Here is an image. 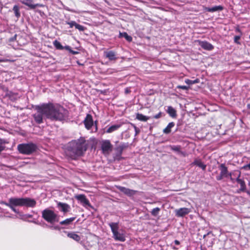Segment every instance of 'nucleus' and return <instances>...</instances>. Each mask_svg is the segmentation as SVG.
<instances>
[{
    "instance_id": "1",
    "label": "nucleus",
    "mask_w": 250,
    "mask_h": 250,
    "mask_svg": "<svg viewBox=\"0 0 250 250\" xmlns=\"http://www.w3.org/2000/svg\"><path fill=\"white\" fill-rule=\"evenodd\" d=\"M87 148V144L85 139L81 137L80 139L72 140L68 144L65 152L66 155L73 159L83 155Z\"/></svg>"
},
{
    "instance_id": "2",
    "label": "nucleus",
    "mask_w": 250,
    "mask_h": 250,
    "mask_svg": "<svg viewBox=\"0 0 250 250\" xmlns=\"http://www.w3.org/2000/svg\"><path fill=\"white\" fill-rule=\"evenodd\" d=\"M47 118L52 121H62L67 116L68 111L59 104H45Z\"/></svg>"
},
{
    "instance_id": "3",
    "label": "nucleus",
    "mask_w": 250,
    "mask_h": 250,
    "mask_svg": "<svg viewBox=\"0 0 250 250\" xmlns=\"http://www.w3.org/2000/svg\"><path fill=\"white\" fill-rule=\"evenodd\" d=\"M0 204L5 205L9 207L15 213H19L16 207H26L33 208L36 206V201L30 198L11 197L8 199V202L0 201Z\"/></svg>"
},
{
    "instance_id": "4",
    "label": "nucleus",
    "mask_w": 250,
    "mask_h": 250,
    "mask_svg": "<svg viewBox=\"0 0 250 250\" xmlns=\"http://www.w3.org/2000/svg\"><path fill=\"white\" fill-rule=\"evenodd\" d=\"M36 112L33 114L35 121L39 124L43 122V117L44 116L47 118V113L45 104L40 105H36L35 107Z\"/></svg>"
},
{
    "instance_id": "5",
    "label": "nucleus",
    "mask_w": 250,
    "mask_h": 250,
    "mask_svg": "<svg viewBox=\"0 0 250 250\" xmlns=\"http://www.w3.org/2000/svg\"><path fill=\"white\" fill-rule=\"evenodd\" d=\"M18 149L20 153L30 155L37 151V146L36 144L32 143H23L19 144L18 146Z\"/></svg>"
},
{
    "instance_id": "6",
    "label": "nucleus",
    "mask_w": 250,
    "mask_h": 250,
    "mask_svg": "<svg viewBox=\"0 0 250 250\" xmlns=\"http://www.w3.org/2000/svg\"><path fill=\"white\" fill-rule=\"evenodd\" d=\"M42 217L47 222L53 224L58 222V217L53 210L46 208L42 211Z\"/></svg>"
},
{
    "instance_id": "7",
    "label": "nucleus",
    "mask_w": 250,
    "mask_h": 250,
    "mask_svg": "<svg viewBox=\"0 0 250 250\" xmlns=\"http://www.w3.org/2000/svg\"><path fill=\"white\" fill-rule=\"evenodd\" d=\"M109 226L113 233V237L116 240L121 242H124L125 240L124 234L118 231L119 227L118 223H110Z\"/></svg>"
},
{
    "instance_id": "8",
    "label": "nucleus",
    "mask_w": 250,
    "mask_h": 250,
    "mask_svg": "<svg viewBox=\"0 0 250 250\" xmlns=\"http://www.w3.org/2000/svg\"><path fill=\"white\" fill-rule=\"evenodd\" d=\"M129 146L128 143H122L115 148L116 154L115 159L120 160L122 158L121 155L124 149L127 148Z\"/></svg>"
},
{
    "instance_id": "9",
    "label": "nucleus",
    "mask_w": 250,
    "mask_h": 250,
    "mask_svg": "<svg viewBox=\"0 0 250 250\" xmlns=\"http://www.w3.org/2000/svg\"><path fill=\"white\" fill-rule=\"evenodd\" d=\"M101 149L103 154L108 155L112 150V145L109 140H104L101 143Z\"/></svg>"
},
{
    "instance_id": "10",
    "label": "nucleus",
    "mask_w": 250,
    "mask_h": 250,
    "mask_svg": "<svg viewBox=\"0 0 250 250\" xmlns=\"http://www.w3.org/2000/svg\"><path fill=\"white\" fill-rule=\"evenodd\" d=\"M190 211V209L187 208H182L175 210V215L177 217H183Z\"/></svg>"
},
{
    "instance_id": "11",
    "label": "nucleus",
    "mask_w": 250,
    "mask_h": 250,
    "mask_svg": "<svg viewBox=\"0 0 250 250\" xmlns=\"http://www.w3.org/2000/svg\"><path fill=\"white\" fill-rule=\"evenodd\" d=\"M75 198L78 200L83 206H91L89 201L83 194L76 195Z\"/></svg>"
},
{
    "instance_id": "12",
    "label": "nucleus",
    "mask_w": 250,
    "mask_h": 250,
    "mask_svg": "<svg viewBox=\"0 0 250 250\" xmlns=\"http://www.w3.org/2000/svg\"><path fill=\"white\" fill-rule=\"evenodd\" d=\"M197 42L199 43V45L205 50L210 51L214 48V46L211 43L206 41L198 40Z\"/></svg>"
},
{
    "instance_id": "13",
    "label": "nucleus",
    "mask_w": 250,
    "mask_h": 250,
    "mask_svg": "<svg viewBox=\"0 0 250 250\" xmlns=\"http://www.w3.org/2000/svg\"><path fill=\"white\" fill-rule=\"evenodd\" d=\"M84 124L85 127L89 129L93 124V121L92 119V117L90 114H87L84 120Z\"/></svg>"
},
{
    "instance_id": "14",
    "label": "nucleus",
    "mask_w": 250,
    "mask_h": 250,
    "mask_svg": "<svg viewBox=\"0 0 250 250\" xmlns=\"http://www.w3.org/2000/svg\"><path fill=\"white\" fill-rule=\"evenodd\" d=\"M118 188L121 191L129 196H132L137 192V191L136 190L130 189L123 187H119Z\"/></svg>"
},
{
    "instance_id": "15",
    "label": "nucleus",
    "mask_w": 250,
    "mask_h": 250,
    "mask_svg": "<svg viewBox=\"0 0 250 250\" xmlns=\"http://www.w3.org/2000/svg\"><path fill=\"white\" fill-rule=\"evenodd\" d=\"M21 2L22 4L28 6L30 8L32 9L36 8L39 5V4H33L32 0H21Z\"/></svg>"
},
{
    "instance_id": "16",
    "label": "nucleus",
    "mask_w": 250,
    "mask_h": 250,
    "mask_svg": "<svg viewBox=\"0 0 250 250\" xmlns=\"http://www.w3.org/2000/svg\"><path fill=\"white\" fill-rule=\"evenodd\" d=\"M238 176L236 178V181H237V182L238 184H239L240 185L241 188L239 189V190L244 191L246 189V185H245V182L243 180L239 178V177H240V175H241V172L238 171Z\"/></svg>"
},
{
    "instance_id": "17",
    "label": "nucleus",
    "mask_w": 250,
    "mask_h": 250,
    "mask_svg": "<svg viewBox=\"0 0 250 250\" xmlns=\"http://www.w3.org/2000/svg\"><path fill=\"white\" fill-rule=\"evenodd\" d=\"M219 169L221 170L220 174L222 176H224L225 177H227L228 176V168L224 164L220 165Z\"/></svg>"
},
{
    "instance_id": "18",
    "label": "nucleus",
    "mask_w": 250,
    "mask_h": 250,
    "mask_svg": "<svg viewBox=\"0 0 250 250\" xmlns=\"http://www.w3.org/2000/svg\"><path fill=\"white\" fill-rule=\"evenodd\" d=\"M166 111L171 117L175 118L177 117L176 110L172 106H168Z\"/></svg>"
},
{
    "instance_id": "19",
    "label": "nucleus",
    "mask_w": 250,
    "mask_h": 250,
    "mask_svg": "<svg viewBox=\"0 0 250 250\" xmlns=\"http://www.w3.org/2000/svg\"><path fill=\"white\" fill-rule=\"evenodd\" d=\"M58 207L61 208V210L64 212H68L69 211V209L70 208L68 204L65 203H62L61 202H59L58 203Z\"/></svg>"
},
{
    "instance_id": "20",
    "label": "nucleus",
    "mask_w": 250,
    "mask_h": 250,
    "mask_svg": "<svg viewBox=\"0 0 250 250\" xmlns=\"http://www.w3.org/2000/svg\"><path fill=\"white\" fill-rule=\"evenodd\" d=\"M206 10L209 12H214L218 11H221L223 9V7L221 5L215 6L212 7H206Z\"/></svg>"
},
{
    "instance_id": "21",
    "label": "nucleus",
    "mask_w": 250,
    "mask_h": 250,
    "mask_svg": "<svg viewBox=\"0 0 250 250\" xmlns=\"http://www.w3.org/2000/svg\"><path fill=\"white\" fill-rule=\"evenodd\" d=\"M67 236L77 242L80 241L81 239L80 236L78 235L74 232H68L67 233Z\"/></svg>"
},
{
    "instance_id": "22",
    "label": "nucleus",
    "mask_w": 250,
    "mask_h": 250,
    "mask_svg": "<svg viewBox=\"0 0 250 250\" xmlns=\"http://www.w3.org/2000/svg\"><path fill=\"white\" fill-rule=\"evenodd\" d=\"M105 56L110 61L116 60L117 59L115 52L112 51L106 52L105 53Z\"/></svg>"
},
{
    "instance_id": "23",
    "label": "nucleus",
    "mask_w": 250,
    "mask_h": 250,
    "mask_svg": "<svg viewBox=\"0 0 250 250\" xmlns=\"http://www.w3.org/2000/svg\"><path fill=\"white\" fill-rule=\"evenodd\" d=\"M175 124L174 122H171L168 124L167 126L163 130V132L165 134H169L171 132V129L174 127Z\"/></svg>"
},
{
    "instance_id": "24",
    "label": "nucleus",
    "mask_w": 250,
    "mask_h": 250,
    "mask_svg": "<svg viewBox=\"0 0 250 250\" xmlns=\"http://www.w3.org/2000/svg\"><path fill=\"white\" fill-rule=\"evenodd\" d=\"M150 118V117L145 116L142 114L137 113L136 114V119L141 121L146 122Z\"/></svg>"
},
{
    "instance_id": "25",
    "label": "nucleus",
    "mask_w": 250,
    "mask_h": 250,
    "mask_svg": "<svg viewBox=\"0 0 250 250\" xmlns=\"http://www.w3.org/2000/svg\"><path fill=\"white\" fill-rule=\"evenodd\" d=\"M121 126V125H114L110 126L106 130V133H110L115 130H117Z\"/></svg>"
},
{
    "instance_id": "26",
    "label": "nucleus",
    "mask_w": 250,
    "mask_h": 250,
    "mask_svg": "<svg viewBox=\"0 0 250 250\" xmlns=\"http://www.w3.org/2000/svg\"><path fill=\"white\" fill-rule=\"evenodd\" d=\"M76 217H71L67 218L62 221L60 222V224L62 225H68L72 223L75 220Z\"/></svg>"
},
{
    "instance_id": "27",
    "label": "nucleus",
    "mask_w": 250,
    "mask_h": 250,
    "mask_svg": "<svg viewBox=\"0 0 250 250\" xmlns=\"http://www.w3.org/2000/svg\"><path fill=\"white\" fill-rule=\"evenodd\" d=\"M119 37L125 38L128 42H131L132 40V37L129 36L126 32H120L119 34Z\"/></svg>"
},
{
    "instance_id": "28",
    "label": "nucleus",
    "mask_w": 250,
    "mask_h": 250,
    "mask_svg": "<svg viewBox=\"0 0 250 250\" xmlns=\"http://www.w3.org/2000/svg\"><path fill=\"white\" fill-rule=\"evenodd\" d=\"M13 10L14 12L15 16L19 19L21 16L19 7L17 5H15L13 8Z\"/></svg>"
},
{
    "instance_id": "29",
    "label": "nucleus",
    "mask_w": 250,
    "mask_h": 250,
    "mask_svg": "<svg viewBox=\"0 0 250 250\" xmlns=\"http://www.w3.org/2000/svg\"><path fill=\"white\" fill-rule=\"evenodd\" d=\"M194 164L201 167L202 169L205 170L206 168V166L204 165L200 160H195Z\"/></svg>"
},
{
    "instance_id": "30",
    "label": "nucleus",
    "mask_w": 250,
    "mask_h": 250,
    "mask_svg": "<svg viewBox=\"0 0 250 250\" xmlns=\"http://www.w3.org/2000/svg\"><path fill=\"white\" fill-rule=\"evenodd\" d=\"M53 45L57 49L62 50L63 48H65L64 47H63L61 43L57 40H55L53 42Z\"/></svg>"
},
{
    "instance_id": "31",
    "label": "nucleus",
    "mask_w": 250,
    "mask_h": 250,
    "mask_svg": "<svg viewBox=\"0 0 250 250\" xmlns=\"http://www.w3.org/2000/svg\"><path fill=\"white\" fill-rule=\"evenodd\" d=\"M199 82V80L198 79H196V80L192 81L189 79H186L185 80V83L188 84V85H191L194 83H197Z\"/></svg>"
},
{
    "instance_id": "32",
    "label": "nucleus",
    "mask_w": 250,
    "mask_h": 250,
    "mask_svg": "<svg viewBox=\"0 0 250 250\" xmlns=\"http://www.w3.org/2000/svg\"><path fill=\"white\" fill-rule=\"evenodd\" d=\"M160 210V208H155L152 210V211H151V214L152 215H153L154 216H156L159 214Z\"/></svg>"
},
{
    "instance_id": "33",
    "label": "nucleus",
    "mask_w": 250,
    "mask_h": 250,
    "mask_svg": "<svg viewBox=\"0 0 250 250\" xmlns=\"http://www.w3.org/2000/svg\"><path fill=\"white\" fill-rule=\"evenodd\" d=\"M75 27L76 29H78L80 31H83L86 29V28L83 25L79 24L77 23H76Z\"/></svg>"
},
{
    "instance_id": "34",
    "label": "nucleus",
    "mask_w": 250,
    "mask_h": 250,
    "mask_svg": "<svg viewBox=\"0 0 250 250\" xmlns=\"http://www.w3.org/2000/svg\"><path fill=\"white\" fill-rule=\"evenodd\" d=\"M170 148H171V150H173L174 151H176V152H181V151H180V149H181L180 146H171Z\"/></svg>"
},
{
    "instance_id": "35",
    "label": "nucleus",
    "mask_w": 250,
    "mask_h": 250,
    "mask_svg": "<svg viewBox=\"0 0 250 250\" xmlns=\"http://www.w3.org/2000/svg\"><path fill=\"white\" fill-rule=\"evenodd\" d=\"M64 48L66 50H68L70 53H71L73 55H75L78 53V52L72 50L69 46H65Z\"/></svg>"
},
{
    "instance_id": "36",
    "label": "nucleus",
    "mask_w": 250,
    "mask_h": 250,
    "mask_svg": "<svg viewBox=\"0 0 250 250\" xmlns=\"http://www.w3.org/2000/svg\"><path fill=\"white\" fill-rule=\"evenodd\" d=\"M66 23L70 26V28H72L73 26H75L76 22L75 21H71L67 22Z\"/></svg>"
},
{
    "instance_id": "37",
    "label": "nucleus",
    "mask_w": 250,
    "mask_h": 250,
    "mask_svg": "<svg viewBox=\"0 0 250 250\" xmlns=\"http://www.w3.org/2000/svg\"><path fill=\"white\" fill-rule=\"evenodd\" d=\"M131 125L133 126V127H134V129H135V135H137L139 132H140V129L136 127V126L135 125H134V124H131Z\"/></svg>"
},
{
    "instance_id": "38",
    "label": "nucleus",
    "mask_w": 250,
    "mask_h": 250,
    "mask_svg": "<svg viewBox=\"0 0 250 250\" xmlns=\"http://www.w3.org/2000/svg\"><path fill=\"white\" fill-rule=\"evenodd\" d=\"M243 168L245 170H250V162L248 164L245 165Z\"/></svg>"
},
{
    "instance_id": "39",
    "label": "nucleus",
    "mask_w": 250,
    "mask_h": 250,
    "mask_svg": "<svg viewBox=\"0 0 250 250\" xmlns=\"http://www.w3.org/2000/svg\"><path fill=\"white\" fill-rule=\"evenodd\" d=\"M162 114V112H160L159 113H158L157 114H156L155 116H154L153 118H155V119H159V118L161 117Z\"/></svg>"
},
{
    "instance_id": "40",
    "label": "nucleus",
    "mask_w": 250,
    "mask_h": 250,
    "mask_svg": "<svg viewBox=\"0 0 250 250\" xmlns=\"http://www.w3.org/2000/svg\"><path fill=\"white\" fill-rule=\"evenodd\" d=\"M178 88L182 89L183 90H187L188 88V86L186 85H180L178 86Z\"/></svg>"
},
{
    "instance_id": "41",
    "label": "nucleus",
    "mask_w": 250,
    "mask_h": 250,
    "mask_svg": "<svg viewBox=\"0 0 250 250\" xmlns=\"http://www.w3.org/2000/svg\"><path fill=\"white\" fill-rule=\"evenodd\" d=\"M240 38L238 36H236L234 37V42L237 43H239L238 41L240 40Z\"/></svg>"
},
{
    "instance_id": "42",
    "label": "nucleus",
    "mask_w": 250,
    "mask_h": 250,
    "mask_svg": "<svg viewBox=\"0 0 250 250\" xmlns=\"http://www.w3.org/2000/svg\"><path fill=\"white\" fill-rule=\"evenodd\" d=\"M223 177H225L224 176H222L220 174V175L216 177L217 180H221Z\"/></svg>"
},
{
    "instance_id": "43",
    "label": "nucleus",
    "mask_w": 250,
    "mask_h": 250,
    "mask_svg": "<svg viewBox=\"0 0 250 250\" xmlns=\"http://www.w3.org/2000/svg\"><path fill=\"white\" fill-rule=\"evenodd\" d=\"M9 60L7 59H0V62H5L9 61Z\"/></svg>"
},
{
    "instance_id": "44",
    "label": "nucleus",
    "mask_w": 250,
    "mask_h": 250,
    "mask_svg": "<svg viewBox=\"0 0 250 250\" xmlns=\"http://www.w3.org/2000/svg\"><path fill=\"white\" fill-rule=\"evenodd\" d=\"M174 243H175L176 245H180V242H179L178 240H175L174 241Z\"/></svg>"
},
{
    "instance_id": "45",
    "label": "nucleus",
    "mask_w": 250,
    "mask_h": 250,
    "mask_svg": "<svg viewBox=\"0 0 250 250\" xmlns=\"http://www.w3.org/2000/svg\"><path fill=\"white\" fill-rule=\"evenodd\" d=\"M129 92H130V90H129V89L128 88H126V89H125V93L126 94H127V93H128Z\"/></svg>"
},
{
    "instance_id": "46",
    "label": "nucleus",
    "mask_w": 250,
    "mask_h": 250,
    "mask_svg": "<svg viewBox=\"0 0 250 250\" xmlns=\"http://www.w3.org/2000/svg\"><path fill=\"white\" fill-rule=\"evenodd\" d=\"M16 35L15 36L14 38L10 39V41H13L14 40V39L16 38Z\"/></svg>"
},
{
    "instance_id": "47",
    "label": "nucleus",
    "mask_w": 250,
    "mask_h": 250,
    "mask_svg": "<svg viewBox=\"0 0 250 250\" xmlns=\"http://www.w3.org/2000/svg\"><path fill=\"white\" fill-rule=\"evenodd\" d=\"M210 232H208L207 234H205L203 236L204 238H205L207 235H208Z\"/></svg>"
},
{
    "instance_id": "48",
    "label": "nucleus",
    "mask_w": 250,
    "mask_h": 250,
    "mask_svg": "<svg viewBox=\"0 0 250 250\" xmlns=\"http://www.w3.org/2000/svg\"><path fill=\"white\" fill-rule=\"evenodd\" d=\"M230 180H231V181L232 182H234V179H233V178H232V177H231V178H230Z\"/></svg>"
},
{
    "instance_id": "49",
    "label": "nucleus",
    "mask_w": 250,
    "mask_h": 250,
    "mask_svg": "<svg viewBox=\"0 0 250 250\" xmlns=\"http://www.w3.org/2000/svg\"><path fill=\"white\" fill-rule=\"evenodd\" d=\"M173 249L174 250H177L178 249L177 248H176L175 247H173Z\"/></svg>"
},
{
    "instance_id": "50",
    "label": "nucleus",
    "mask_w": 250,
    "mask_h": 250,
    "mask_svg": "<svg viewBox=\"0 0 250 250\" xmlns=\"http://www.w3.org/2000/svg\"><path fill=\"white\" fill-rule=\"evenodd\" d=\"M27 216L28 217H31V216H32L31 215H27Z\"/></svg>"
},
{
    "instance_id": "51",
    "label": "nucleus",
    "mask_w": 250,
    "mask_h": 250,
    "mask_svg": "<svg viewBox=\"0 0 250 250\" xmlns=\"http://www.w3.org/2000/svg\"><path fill=\"white\" fill-rule=\"evenodd\" d=\"M78 63L79 65H82V64H81V63H79V62H78Z\"/></svg>"
},
{
    "instance_id": "52",
    "label": "nucleus",
    "mask_w": 250,
    "mask_h": 250,
    "mask_svg": "<svg viewBox=\"0 0 250 250\" xmlns=\"http://www.w3.org/2000/svg\"><path fill=\"white\" fill-rule=\"evenodd\" d=\"M248 192V194H250V192H249V191H248V192Z\"/></svg>"
}]
</instances>
